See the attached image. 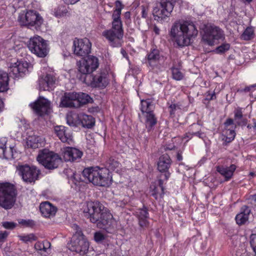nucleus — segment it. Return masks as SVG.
<instances>
[{
  "label": "nucleus",
  "mask_w": 256,
  "mask_h": 256,
  "mask_svg": "<svg viewBox=\"0 0 256 256\" xmlns=\"http://www.w3.org/2000/svg\"><path fill=\"white\" fill-rule=\"evenodd\" d=\"M84 214L92 222L96 224L98 228L108 231L116 225L112 215L98 201L88 202Z\"/></svg>",
  "instance_id": "1"
},
{
  "label": "nucleus",
  "mask_w": 256,
  "mask_h": 256,
  "mask_svg": "<svg viewBox=\"0 0 256 256\" xmlns=\"http://www.w3.org/2000/svg\"><path fill=\"white\" fill-rule=\"evenodd\" d=\"M198 34L196 26L193 22L188 21L174 22L168 33L172 40L180 47L188 46L191 40L196 38Z\"/></svg>",
  "instance_id": "2"
},
{
  "label": "nucleus",
  "mask_w": 256,
  "mask_h": 256,
  "mask_svg": "<svg viewBox=\"0 0 256 256\" xmlns=\"http://www.w3.org/2000/svg\"><path fill=\"white\" fill-rule=\"evenodd\" d=\"M84 176L94 185L107 186L111 184L112 176L108 168L98 167L88 168L82 172Z\"/></svg>",
  "instance_id": "3"
},
{
  "label": "nucleus",
  "mask_w": 256,
  "mask_h": 256,
  "mask_svg": "<svg viewBox=\"0 0 256 256\" xmlns=\"http://www.w3.org/2000/svg\"><path fill=\"white\" fill-rule=\"evenodd\" d=\"M111 28L104 30L102 36L112 47H120L123 42L124 30L122 20H112Z\"/></svg>",
  "instance_id": "4"
},
{
  "label": "nucleus",
  "mask_w": 256,
  "mask_h": 256,
  "mask_svg": "<svg viewBox=\"0 0 256 256\" xmlns=\"http://www.w3.org/2000/svg\"><path fill=\"white\" fill-rule=\"evenodd\" d=\"M72 228L76 232L68 245V248L80 256H86L88 250L89 242L78 225L74 224Z\"/></svg>",
  "instance_id": "5"
},
{
  "label": "nucleus",
  "mask_w": 256,
  "mask_h": 256,
  "mask_svg": "<svg viewBox=\"0 0 256 256\" xmlns=\"http://www.w3.org/2000/svg\"><path fill=\"white\" fill-rule=\"evenodd\" d=\"M18 21L20 24L30 28H34L39 30L43 24L44 20L42 16L36 11L30 10L22 12L19 14Z\"/></svg>",
  "instance_id": "6"
},
{
  "label": "nucleus",
  "mask_w": 256,
  "mask_h": 256,
  "mask_svg": "<svg viewBox=\"0 0 256 256\" xmlns=\"http://www.w3.org/2000/svg\"><path fill=\"white\" fill-rule=\"evenodd\" d=\"M202 40L206 44L212 46L217 42L224 40L225 38L224 32L214 25L208 24L204 26L202 33Z\"/></svg>",
  "instance_id": "7"
},
{
  "label": "nucleus",
  "mask_w": 256,
  "mask_h": 256,
  "mask_svg": "<svg viewBox=\"0 0 256 256\" xmlns=\"http://www.w3.org/2000/svg\"><path fill=\"white\" fill-rule=\"evenodd\" d=\"M16 189L13 184L4 182L0 184V206L5 209L12 208L16 202Z\"/></svg>",
  "instance_id": "8"
},
{
  "label": "nucleus",
  "mask_w": 256,
  "mask_h": 256,
  "mask_svg": "<svg viewBox=\"0 0 256 256\" xmlns=\"http://www.w3.org/2000/svg\"><path fill=\"white\" fill-rule=\"evenodd\" d=\"M36 160L40 164L48 170L57 168L62 162V158L58 154L46 149L40 151Z\"/></svg>",
  "instance_id": "9"
},
{
  "label": "nucleus",
  "mask_w": 256,
  "mask_h": 256,
  "mask_svg": "<svg viewBox=\"0 0 256 256\" xmlns=\"http://www.w3.org/2000/svg\"><path fill=\"white\" fill-rule=\"evenodd\" d=\"M176 0H160V6L154 8L153 15L155 20L162 22L170 17Z\"/></svg>",
  "instance_id": "10"
},
{
  "label": "nucleus",
  "mask_w": 256,
  "mask_h": 256,
  "mask_svg": "<svg viewBox=\"0 0 256 256\" xmlns=\"http://www.w3.org/2000/svg\"><path fill=\"white\" fill-rule=\"evenodd\" d=\"M28 46L32 52L38 57L44 58L48 53L47 44L46 41L40 36H35L30 38Z\"/></svg>",
  "instance_id": "11"
},
{
  "label": "nucleus",
  "mask_w": 256,
  "mask_h": 256,
  "mask_svg": "<svg viewBox=\"0 0 256 256\" xmlns=\"http://www.w3.org/2000/svg\"><path fill=\"white\" fill-rule=\"evenodd\" d=\"M17 171L22 180L28 182H34L40 173L36 166H30L27 164L19 166L17 168Z\"/></svg>",
  "instance_id": "12"
},
{
  "label": "nucleus",
  "mask_w": 256,
  "mask_h": 256,
  "mask_svg": "<svg viewBox=\"0 0 256 256\" xmlns=\"http://www.w3.org/2000/svg\"><path fill=\"white\" fill-rule=\"evenodd\" d=\"M98 60L94 56H88L80 61L78 70L84 74L92 73L98 66Z\"/></svg>",
  "instance_id": "13"
},
{
  "label": "nucleus",
  "mask_w": 256,
  "mask_h": 256,
  "mask_svg": "<svg viewBox=\"0 0 256 256\" xmlns=\"http://www.w3.org/2000/svg\"><path fill=\"white\" fill-rule=\"evenodd\" d=\"M92 44L87 38L76 39L74 41L73 48L75 54L84 56L90 52Z\"/></svg>",
  "instance_id": "14"
},
{
  "label": "nucleus",
  "mask_w": 256,
  "mask_h": 256,
  "mask_svg": "<svg viewBox=\"0 0 256 256\" xmlns=\"http://www.w3.org/2000/svg\"><path fill=\"white\" fill-rule=\"evenodd\" d=\"M30 106L34 112L39 116H43L50 112L52 108L50 102L44 97L40 96L39 98Z\"/></svg>",
  "instance_id": "15"
},
{
  "label": "nucleus",
  "mask_w": 256,
  "mask_h": 256,
  "mask_svg": "<svg viewBox=\"0 0 256 256\" xmlns=\"http://www.w3.org/2000/svg\"><path fill=\"white\" fill-rule=\"evenodd\" d=\"M82 152L75 148L66 147L62 150V155L65 162H78L80 160Z\"/></svg>",
  "instance_id": "16"
},
{
  "label": "nucleus",
  "mask_w": 256,
  "mask_h": 256,
  "mask_svg": "<svg viewBox=\"0 0 256 256\" xmlns=\"http://www.w3.org/2000/svg\"><path fill=\"white\" fill-rule=\"evenodd\" d=\"M107 75L105 72H100L94 75L90 76V84L93 88H106L108 83Z\"/></svg>",
  "instance_id": "17"
},
{
  "label": "nucleus",
  "mask_w": 256,
  "mask_h": 256,
  "mask_svg": "<svg viewBox=\"0 0 256 256\" xmlns=\"http://www.w3.org/2000/svg\"><path fill=\"white\" fill-rule=\"evenodd\" d=\"M54 132L62 142L69 144L72 142V136L68 128L63 126H56L54 128Z\"/></svg>",
  "instance_id": "18"
},
{
  "label": "nucleus",
  "mask_w": 256,
  "mask_h": 256,
  "mask_svg": "<svg viewBox=\"0 0 256 256\" xmlns=\"http://www.w3.org/2000/svg\"><path fill=\"white\" fill-rule=\"evenodd\" d=\"M76 92H66L62 97L60 106L64 108H78V103L76 100Z\"/></svg>",
  "instance_id": "19"
},
{
  "label": "nucleus",
  "mask_w": 256,
  "mask_h": 256,
  "mask_svg": "<svg viewBox=\"0 0 256 256\" xmlns=\"http://www.w3.org/2000/svg\"><path fill=\"white\" fill-rule=\"evenodd\" d=\"M28 64L26 62L18 61L10 66V74L16 77L22 76V74L28 71Z\"/></svg>",
  "instance_id": "20"
},
{
  "label": "nucleus",
  "mask_w": 256,
  "mask_h": 256,
  "mask_svg": "<svg viewBox=\"0 0 256 256\" xmlns=\"http://www.w3.org/2000/svg\"><path fill=\"white\" fill-rule=\"evenodd\" d=\"M134 214L138 218L140 227L146 228L148 226L149 214L146 207L144 206L142 208L136 209L134 212Z\"/></svg>",
  "instance_id": "21"
},
{
  "label": "nucleus",
  "mask_w": 256,
  "mask_h": 256,
  "mask_svg": "<svg viewBox=\"0 0 256 256\" xmlns=\"http://www.w3.org/2000/svg\"><path fill=\"white\" fill-rule=\"evenodd\" d=\"M40 210L42 214L46 218L53 217L57 212V208L48 202L40 204Z\"/></svg>",
  "instance_id": "22"
},
{
  "label": "nucleus",
  "mask_w": 256,
  "mask_h": 256,
  "mask_svg": "<svg viewBox=\"0 0 256 256\" xmlns=\"http://www.w3.org/2000/svg\"><path fill=\"white\" fill-rule=\"evenodd\" d=\"M56 78L52 74H47L44 78L39 80V86L40 90H50L55 82Z\"/></svg>",
  "instance_id": "23"
},
{
  "label": "nucleus",
  "mask_w": 256,
  "mask_h": 256,
  "mask_svg": "<svg viewBox=\"0 0 256 256\" xmlns=\"http://www.w3.org/2000/svg\"><path fill=\"white\" fill-rule=\"evenodd\" d=\"M75 116L76 118H78L79 123H81L83 127L91 128L94 124V119L92 116L80 114Z\"/></svg>",
  "instance_id": "24"
},
{
  "label": "nucleus",
  "mask_w": 256,
  "mask_h": 256,
  "mask_svg": "<svg viewBox=\"0 0 256 256\" xmlns=\"http://www.w3.org/2000/svg\"><path fill=\"white\" fill-rule=\"evenodd\" d=\"M172 164L170 156L167 154L162 155L159 158L158 162V168L160 172H166L168 170Z\"/></svg>",
  "instance_id": "25"
},
{
  "label": "nucleus",
  "mask_w": 256,
  "mask_h": 256,
  "mask_svg": "<svg viewBox=\"0 0 256 256\" xmlns=\"http://www.w3.org/2000/svg\"><path fill=\"white\" fill-rule=\"evenodd\" d=\"M250 212V210L248 206H242L240 212L236 216V223L240 225L244 224L248 220Z\"/></svg>",
  "instance_id": "26"
},
{
  "label": "nucleus",
  "mask_w": 256,
  "mask_h": 256,
  "mask_svg": "<svg viewBox=\"0 0 256 256\" xmlns=\"http://www.w3.org/2000/svg\"><path fill=\"white\" fill-rule=\"evenodd\" d=\"M236 168L234 164H231L229 167L218 166L216 168V170L228 180L233 176L234 172L236 170Z\"/></svg>",
  "instance_id": "27"
},
{
  "label": "nucleus",
  "mask_w": 256,
  "mask_h": 256,
  "mask_svg": "<svg viewBox=\"0 0 256 256\" xmlns=\"http://www.w3.org/2000/svg\"><path fill=\"white\" fill-rule=\"evenodd\" d=\"M159 52L157 50H153L147 56L148 62L149 65L152 68L158 67L159 64L160 60Z\"/></svg>",
  "instance_id": "28"
},
{
  "label": "nucleus",
  "mask_w": 256,
  "mask_h": 256,
  "mask_svg": "<svg viewBox=\"0 0 256 256\" xmlns=\"http://www.w3.org/2000/svg\"><path fill=\"white\" fill-rule=\"evenodd\" d=\"M154 108V100L150 98L141 100V111L143 114L153 112Z\"/></svg>",
  "instance_id": "29"
},
{
  "label": "nucleus",
  "mask_w": 256,
  "mask_h": 256,
  "mask_svg": "<svg viewBox=\"0 0 256 256\" xmlns=\"http://www.w3.org/2000/svg\"><path fill=\"white\" fill-rule=\"evenodd\" d=\"M44 142V138L42 137L37 136H29L27 138V146L32 148H36L41 146Z\"/></svg>",
  "instance_id": "30"
},
{
  "label": "nucleus",
  "mask_w": 256,
  "mask_h": 256,
  "mask_svg": "<svg viewBox=\"0 0 256 256\" xmlns=\"http://www.w3.org/2000/svg\"><path fill=\"white\" fill-rule=\"evenodd\" d=\"M146 116V126L148 131L156 124L157 120L153 112L144 114Z\"/></svg>",
  "instance_id": "31"
},
{
  "label": "nucleus",
  "mask_w": 256,
  "mask_h": 256,
  "mask_svg": "<svg viewBox=\"0 0 256 256\" xmlns=\"http://www.w3.org/2000/svg\"><path fill=\"white\" fill-rule=\"evenodd\" d=\"M6 142L7 140L5 138H2L0 139V156H2L6 159H10L13 158V154L12 152L7 153L6 146Z\"/></svg>",
  "instance_id": "32"
},
{
  "label": "nucleus",
  "mask_w": 256,
  "mask_h": 256,
  "mask_svg": "<svg viewBox=\"0 0 256 256\" xmlns=\"http://www.w3.org/2000/svg\"><path fill=\"white\" fill-rule=\"evenodd\" d=\"M8 74L0 70V92H4L8 89Z\"/></svg>",
  "instance_id": "33"
},
{
  "label": "nucleus",
  "mask_w": 256,
  "mask_h": 256,
  "mask_svg": "<svg viewBox=\"0 0 256 256\" xmlns=\"http://www.w3.org/2000/svg\"><path fill=\"white\" fill-rule=\"evenodd\" d=\"M124 6L119 1L116 0L115 2V9L112 14V20H121L120 15L122 10Z\"/></svg>",
  "instance_id": "34"
},
{
  "label": "nucleus",
  "mask_w": 256,
  "mask_h": 256,
  "mask_svg": "<svg viewBox=\"0 0 256 256\" xmlns=\"http://www.w3.org/2000/svg\"><path fill=\"white\" fill-rule=\"evenodd\" d=\"M76 95L77 98H76V100L78 101V108L84 104L91 102L92 100L90 97L85 93H76Z\"/></svg>",
  "instance_id": "35"
},
{
  "label": "nucleus",
  "mask_w": 256,
  "mask_h": 256,
  "mask_svg": "<svg viewBox=\"0 0 256 256\" xmlns=\"http://www.w3.org/2000/svg\"><path fill=\"white\" fill-rule=\"evenodd\" d=\"M234 118L235 120H242L241 122L237 121L236 124L238 125H246L247 123V121L246 119L242 118L243 114L242 110L241 108H238L235 110L234 112Z\"/></svg>",
  "instance_id": "36"
},
{
  "label": "nucleus",
  "mask_w": 256,
  "mask_h": 256,
  "mask_svg": "<svg viewBox=\"0 0 256 256\" xmlns=\"http://www.w3.org/2000/svg\"><path fill=\"white\" fill-rule=\"evenodd\" d=\"M254 29L252 27H248L243 32L241 35V38L245 40H248L254 38Z\"/></svg>",
  "instance_id": "37"
},
{
  "label": "nucleus",
  "mask_w": 256,
  "mask_h": 256,
  "mask_svg": "<svg viewBox=\"0 0 256 256\" xmlns=\"http://www.w3.org/2000/svg\"><path fill=\"white\" fill-rule=\"evenodd\" d=\"M198 126L196 124H193L192 126L190 131L186 134V136L189 138H190L193 136H196L199 138H203L204 136V134L200 132V131L194 132L193 130L196 127H197Z\"/></svg>",
  "instance_id": "38"
},
{
  "label": "nucleus",
  "mask_w": 256,
  "mask_h": 256,
  "mask_svg": "<svg viewBox=\"0 0 256 256\" xmlns=\"http://www.w3.org/2000/svg\"><path fill=\"white\" fill-rule=\"evenodd\" d=\"M223 132L225 134V138H224V140L226 142H230L234 140L236 133L233 130L226 129Z\"/></svg>",
  "instance_id": "39"
},
{
  "label": "nucleus",
  "mask_w": 256,
  "mask_h": 256,
  "mask_svg": "<svg viewBox=\"0 0 256 256\" xmlns=\"http://www.w3.org/2000/svg\"><path fill=\"white\" fill-rule=\"evenodd\" d=\"M20 240L27 243L32 242L37 240V237L34 234H30L26 235L18 236Z\"/></svg>",
  "instance_id": "40"
},
{
  "label": "nucleus",
  "mask_w": 256,
  "mask_h": 256,
  "mask_svg": "<svg viewBox=\"0 0 256 256\" xmlns=\"http://www.w3.org/2000/svg\"><path fill=\"white\" fill-rule=\"evenodd\" d=\"M106 166L108 170H114L119 166V163L114 158H110L106 162Z\"/></svg>",
  "instance_id": "41"
},
{
  "label": "nucleus",
  "mask_w": 256,
  "mask_h": 256,
  "mask_svg": "<svg viewBox=\"0 0 256 256\" xmlns=\"http://www.w3.org/2000/svg\"><path fill=\"white\" fill-rule=\"evenodd\" d=\"M172 78L176 80H180L184 78L183 74L178 68H172Z\"/></svg>",
  "instance_id": "42"
},
{
  "label": "nucleus",
  "mask_w": 256,
  "mask_h": 256,
  "mask_svg": "<svg viewBox=\"0 0 256 256\" xmlns=\"http://www.w3.org/2000/svg\"><path fill=\"white\" fill-rule=\"evenodd\" d=\"M230 45L228 43H224L216 48L214 52L216 54H222L230 49Z\"/></svg>",
  "instance_id": "43"
},
{
  "label": "nucleus",
  "mask_w": 256,
  "mask_h": 256,
  "mask_svg": "<svg viewBox=\"0 0 256 256\" xmlns=\"http://www.w3.org/2000/svg\"><path fill=\"white\" fill-rule=\"evenodd\" d=\"M68 11L63 7H59L54 12V14L56 17H62L65 16Z\"/></svg>",
  "instance_id": "44"
},
{
  "label": "nucleus",
  "mask_w": 256,
  "mask_h": 256,
  "mask_svg": "<svg viewBox=\"0 0 256 256\" xmlns=\"http://www.w3.org/2000/svg\"><path fill=\"white\" fill-rule=\"evenodd\" d=\"M2 224L4 228L10 230H14L17 226V224L12 222H4Z\"/></svg>",
  "instance_id": "45"
},
{
  "label": "nucleus",
  "mask_w": 256,
  "mask_h": 256,
  "mask_svg": "<svg viewBox=\"0 0 256 256\" xmlns=\"http://www.w3.org/2000/svg\"><path fill=\"white\" fill-rule=\"evenodd\" d=\"M105 235L100 232H97L94 233V239L97 242H102L105 239Z\"/></svg>",
  "instance_id": "46"
},
{
  "label": "nucleus",
  "mask_w": 256,
  "mask_h": 256,
  "mask_svg": "<svg viewBox=\"0 0 256 256\" xmlns=\"http://www.w3.org/2000/svg\"><path fill=\"white\" fill-rule=\"evenodd\" d=\"M19 224L24 226H32L34 225V222L32 220L20 219L18 220Z\"/></svg>",
  "instance_id": "47"
},
{
  "label": "nucleus",
  "mask_w": 256,
  "mask_h": 256,
  "mask_svg": "<svg viewBox=\"0 0 256 256\" xmlns=\"http://www.w3.org/2000/svg\"><path fill=\"white\" fill-rule=\"evenodd\" d=\"M178 108V106L176 104H172L170 105L168 107L170 114L171 116L174 115L175 114L176 110Z\"/></svg>",
  "instance_id": "48"
},
{
  "label": "nucleus",
  "mask_w": 256,
  "mask_h": 256,
  "mask_svg": "<svg viewBox=\"0 0 256 256\" xmlns=\"http://www.w3.org/2000/svg\"><path fill=\"white\" fill-rule=\"evenodd\" d=\"M67 124L70 126H76L77 122L76 120H73V117L72 116H67Z\"/></svg>",
  "instance_id": "49"
},
{
  "label": "nucleus",
  "mask_w": 256,
  "mask_h": 256,
  "mask_svg": "<svg viewBox=\"0 0 256 256\" xmlns=\"http://www.w3.org/2000/svg\"><path fill=\"white\" fill-rule=\"evenodd\" d=\"M34 246L36 249L38 250H44V241L37 242L35 244Z\"/></svg>",
  "instance_id": "50"
},
{
  "label": "nucleus",
  "mask_w": 256,
  "mask_h": 256,
  "mask_svg": "<svg viewBox=\"0 0 256 256\" xmlns=\"http://www.w3.org/2000/svg\"><path fill=\"white\" fill-rule=\"evenodd\" d=\"M230 126H234V120L232 118H228L224 123L225 130L228 129V127Z\"/></svg>",
  "instance_id": "51"
},
{
  "label": "nucleus",
  "mask_w": 256,
  "mask_h": 256,
  "mask_svg": "<svg viewBox=\"0 0 256 256\" xmlns=\"http://www.w3.org/2000/svg\"><path fill=\"white\" fill-rule=\"evenodd\" d=\"M44 251L46 252L47 250L50 248V242L48 240H44Z\"/></svg>",
  "instance_id": "52"
},
{
  "label": "nucleus",
  "mask_w": 256,
  "mask_h": 256,
  "mask_svg": "<svg viewBox=\"0 0 256 256\" xmlns=\"http://www.w3.org/2000/svg\"><path fill=\"white\" fill-rule=\"evenodd\" d=\"M142 16L143 18H146L148 16V10L143 6H142Z\"/></svg>",
  "instance_id": "53"
},
{
  "label": "nucleus",
  "mask_w": 256,
  "mask_h": 256,
  "mask_svg": "<svg viewBox=\"0 0 256 256\" xmlns=\"http://www.w3.org/2000/svg\"><path fill=\"white\" fill-rule=\"evenodd\" d=\"M250 200L251 204L256 207V194L254 195L251 196Z\"/></svg>",
  "instance_id": "54"
},
{
  "label": "nucleus",
  "mask_w": 256,
  "mask_h": 256,
  "mask_svg": "<svg viewBox=\"0 0 256 256\" xmlns=\"http://www.w3.org/2000/svg\"><path fill=\"white\" fill-rule=\"evenodd\" d=\"M158 184H159V186L161 190H162V193L160 194V196H162V195H164V188L163 186H162L163 182H162V180H158Z\"/></svg>",
  "instance_id": "55"
},
{
  "label": "nucleus",
  "mask_w": 256,
  "mask_h": 256,
  "mask_svg": "<svg viewBox=\"0 0 256 256\" xmlns=\"http://www.w3.org/2000/svg\"><path fill=\"white\" fill-rule=\"evenodd\" d=\"M66 4H74L78 2L80 0H62Z\"/></svg>",
  "instance_id": "56"
},
{
  "label": "nucleus",
  "mask_w": 256,
  "mask_h": 256,
  "mask_svg": "<svg viewBox=\"0 0 256 256\" xmlns=\"http://www.w3.org/2000/svg\"><path fill=\"white\" fill-rule=\"evenodd\" d=\"M254 87H256V84H252V85H251L250 86H246V87L242 91L243 92H250L252 88H254Z\"/></svg>",
  "instance_id": "57"
},
{
  "label": "nucleus",
  "mask_w": 256,
  "mask_h": 256,
  "mask_svg": "<svg viewBox=\"0 0 256 256\" xmlns=\"http://www.w3.org/2000/svg\"><path fill=\"white\" fill-rule=\"evenodd\" d=\"M165 172V173L164 174H161L160 176L162 177L164 176V179L166 180H167L170 176V173L168 172V170H166V172Z\"/></svg>",
  "instance_id": "58"
},
{
  "label": "nucleus",
  "mask_w": 256,
  "mask_h": 256,
  "mask_svg": "<svg viewBox=\"0 0 256 256\" xmlns=\"http://www.w3.org/2000/svg\"><path fill=\"white\" fill-rule=\"evenodd\" d=\"M120 52L123 56L128 60V56L126 52L123 48L121 49Z\"/></svg>",
  "instance_id": "59"
},
{
  "label": "nucleus",
  "mask_w": 256,
  "mask_h": 256,
  "mask_svg": "<svg viewBox=\"0 0 256 256\" xmlns=\"http://www.w3.org/2000/svg\"><path fill=\"white\" fill-rule=\"evenodd\" d=\"M154 31L155 32L156 34H159L160 32V28L158 26H154Z\"/></svg>",
  "instance_id": "60"
},
{
  "label": "nucleus",
  "mask_w": 256,
  "mask_h": 256,
  "mask_svg": "<svg viewBox=\"0 0 256 256\" xmlns=\"http://www.w3.org/2000/svg\"><path fill=\"white\" fill-rule=\"evenodd\" d=\"M124 16L126 19H130V12H126L124 14Z\"/></svg>",
  "instance_id": "61"
},
{
  "label": "nucleus",
  "mask_w": 256,
  "mask_h": 256,
  "mask_svg": "<svg viewBox=\"0 0 256 256\" xmlns=\"http://www.w3.org/2000/svg\"><path fill=\"white\" fill-rule=\"evenodd\" d=\"M176 158L178 161H180L182 160V156L181 153H180L179 152H178L177 155H176Z\"/></svg>",
  "instance_id": "62"
},
{
  "label": "nucleus",
  "mask_w": 256,
  "mask_h": 256,
  "mask_svg": "<svg viewBox=\"0 0 256 256\" xmlns=\"http://www.w3.org/2000/svg\"><path fill=\"white\" fill-rule=\"evenodd\" d=\"M175 148V146L174 145H168L166 146V150H172Z\"/></svg>",
  "instance_id": "63"
},
{
  "label": "nucleus",
  "mask_w": 256,
  "mask_h": 256,
  "mask_svg": "<svg viewBox=\"0 0 256 256\" xmlns=\"http://www.w3.org/2000/svg\"><path fill=\"white\" fill-rule=\"evenodd\" d=\"M4 106V104L2 100L0 98V112L2 110Z\"/></svg>",
  "instance_id": "64"
}]
</instances>
